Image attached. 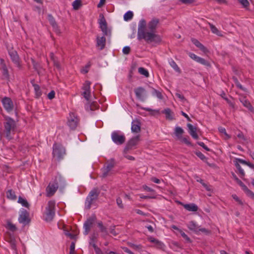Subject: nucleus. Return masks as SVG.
<instances>
[{
  "label": "nucleus",
  "instance_id": "obj_34",
  "mask_svg": "<svg viewBox=\"0 0 254 254\" xmlns=\"http://www.w3.org/2000/svg\"><path fill=\"white\" fill-rule=\"evenodd\" d=\"M169 64L171 65V66L177 72L180 73L181 72V69L176 63V62L173 60H171L169 62Z\"/></svg>",
  "mask_w": 254,
  "mask_h": 254
},
{
  "label": "nucleus",
  "instance_id": "obj_4",
  "mask_svg": "<svg viewBox=\"0 0 254 254\" xmlns=\"http://www.w3.org/2000/svg\"><path fill=\"white\" fill-rule=\"evenodd\" d=\"M56 202L54 200H50L48 202L46 207L45 213V220L47 222L51 221L55 215Z\"/></svg>",
  "mask_w": 254,
  "mask_h": 254
},
{
  "label": "nucleus",
  "instance_id": "obj_48",
  "mask_svg": "<svg viewBox=\"0 0 254 254\" xmlns=\"http://www.w3.org/2000/svg\"><path fill=\"white\" fill-rule=\"evenodd\" d=\"M239 1L245 7H248L250 4L248 0H239Z\"/></svg>",
  "mask_w": 254,
  "mask_h": 254
},
{
  "label": "nucleus",
  "instance_id": "obj_36",
  "mask_svg": "<svg viewBox=\"0 0 254 254\" xmlns=\"http://www.w3.org/2000/svg\"><path fill=\"white\" fill-rule=\"evenodd\" d=\"M97 225L99 227L100 231L103 233L104 235H107L108 232L107 231V228L103 226V223L101 221H99L97 223Z\"/></svg>",
  "mask_w": 254,
  "mask_h": 254
},
{
  "label": "nucleus",
  "instance_id": "obj_17",
  "mask_svg": "<svg viewBox=\"0 0 254 254\" xmlns=\"http://www.w3.org/2000/svg\"><path fill=\"white\" fill-rule=\"evenodd\" d=\"M9 55L13 63L19 68L21 67V64L19 62V58L17 52L14 50L9 51Z\"/></svg>",
  "mask_w": 254,
  "mask_h": 254
},
{
  "label": "nucleus",
  "instance_id": "obj_51",
  "mask_svg": "<svg viewBox=\"0 0 254 254\" xmlns=\"http://www.w3.org/2000/svg\"><path fill=\"white\" fill-rule=\"evenodd\" d=\"M130 48L129 46H126V47H124V48L123 49V53L125 55H128L130 53Z\"/></svg>",
  "mask_w": 254,
  "mask_h": 254
},
{
  "label": "nucleus",
  "instance_id": "obj_62",
  "mask_svg": "<svg viewBox=\"0 0 254 254\" xmlns=\"http://www.w3.org/2000/svg\"><path fill=\"white\" fill-rule=\"evenodd\" d=\"M53 29L54 31L57 33L60 34V30L57 24H56L52 26Z\"/></svg>",
  "mask_w": 254,
  "mask_h": 254
},
{
  "label": "nucleus",
  "instance_id": "obj_24",
  "mask_svg": "<svg viewBox=\"0 0 254 254\" xmlns=\"http://www.w3.org/2000/svg\"><path fill=\"white\" fill-rule=\"evenodd\" d=\"M184 129L180 127H176L175 128V134L179 139L182 138V134L184 133Z\"/></svg>",
  "mask_w": 254,
  "mask_h": 254
},
{
  "label": "nucleus",
  "instance_id": "obj_32",
  "mask_svg": "<svg viewBox=\"0 0 254 254\" xmlns=\"http://www.w3.org/2000/svg\"><path fill=\"white\" fill-rule=\"evenodd\" d=\"M242 190L249 197L254 199V193L249 190L246 185L242 188Z\"/></svg>",
  "mask_w": 254,
  "mask_h": 254
},
{
  "label": "nucleus",
  "instance_id": "obj_54",
  "mask_svg": "<svg viewBox=\"0 0 254 254\" xmlns=\"http://www.w3.org/2000/svg\"><path fill=\"white\" fill-rule=\"evenodd\" d=\"M195 154L202 160H204L206 158L204 155L200 151L196 152Z\"/></svg>",
  "mask_w": 254,
  "mask_h": 254
},
{
  "label": "nucleus",
  "instance_id": "obj_30",
  "mask_svg": "<svg viewBox=\"0 0 254 254\" xmlns=\"http://www.w3.org/2000/svg\"><path fill=\"white\" fill-rule=\"evenodd\" d=\"M6 196L8 199L15 200L16 199V196L15 192L12 190H9L6 192Z\"/></svg>",
  "mask_w": 254,
  "mask_h": 254
},
{
  "label": "nucleus",
  "instance_id": "obj_59",
  "mask_svg": "<svg viewBox=\"0 0 254 254\" xmlns=\"http://www.w3.org/2000/svg\"><path fill=\"white\" fill-rule=\"evenodd\" d=\"M55 92L54 90L51 91L48 94V97L50 100L53 99L55 97Z\"/></svg>",
  "mask_w": 254,
  "mask_h": 254
},
{
  "label": "nucleus",
  "instance_id": "obj_28",
  "mask_svg": "<svg viewBox=\"0 0 254 254\" xmlns=\"http://www.w3.org/2000/svg\"><path fill=\"white\" fill-rule=\"evenodd\" d=\"M241 102L243 104V105L245 107L248 108L250 111H251L252 112L254 111L253 107L251 105V104L250 103V102L249 101H248L247 99L244 98V99L241 100Z\"/></svg>",
  "mask_w": 254,
  "mask_h": 254
},
{
  "label": "nucleus",
  "instance_id": "obj_58",
  "mask_svg": "<svg viewBox=\"0 0 254 254\" xmlns=\"http://www.w3.org/2000/svg\"><path fill=\"white\" fill-rule=\"evenodd\" d=\"M197 144L206 151H210V149L208 148L203 142H197Z\"/></svg>",
  "mask_w": 254,
  "mask_h": 254
},
{
  "label": "nucleus",
  "instance_id": "obj_35",
  "mask_svg": "<svg viewBox=\"0 0 254 254\" xmlns=\"http://www.w3.org/2000/svg\"><path fill=\"white\" fill-rule=\"evenodd\" d=\"M33 86L34 88L35 95L37 98L39 97L42 95V92L40 90V86L36 84H33Z\"/></svg>",
  "mask_w": 254,
  "mask_h": 254
},
{
  "label": "nucleus",
  "instance_id": "obj_9",
  "mask_svg": "<svg viewBox=\"0 0 254 254\" xmlns=\"http://www.w3.org/2000/svg\"><path fill=\"white\" fill-rule=\"evenodd\" d=\"M91 82L87 80L84 82L82 87V90H83L82 95L87 101H89L91 97Z\"/></svg>",
  "mask_w": 254,
  "mask_h": 254
},
{
  "label": "nucleus",
  "instance_id": "obj_53",
  "mask_svg": "<svg viewBox=\"0 0 254 254\" xmlns=\"http://www.w3.org/2000/svg\"><path fill=\"white\" fill-rule=\"evenodd\" d=\"M198 48L204 54L207 53L209 51L208 49L202 44L201 45L198 47Z\"/></svg>",
  "mask_w": 254,
  "mask_h": 254
},
{
  "label": "nucleus",
  "instance_id": "obj_40",
  "mask_svg": "<svg viewBox=\"0 0 254 254\" xmlns=\"http://www.w3.org/2000/svg\"><path fill=\"white\" fill-rule=\"evenodd\" d=\"M73 6V8L75 10H77L81 5V0H74L72 4Z\"/></svg>",
  "mask_w": 254,
  "mask_h": 254
},
{
  "label": "nucleus",
  "instance_id": "obj_38",
  "mask_svg": "<svg viewBox=\"0 0 254 254\" xmlns=\"http://www.w3.org/2000/svg\"><path fill=\"white\" fill-rule=\"evenodd\" d=\"M0 64L1 65V68L3 71V74L6 76H7L8 74V70L5 64L4 63V60L2 59H0Z\"/></svg>",
  "mask_w": 254,
  "mask_h": 254
},
{
  "label": "nucleus",
  "instance_id": "obj_13",
  "mask_svg": "<svg viewBox=\"0 0 254 254\" xmlns=\"http://www.w3.org/2000/svg\"><path fill=\"white\" fill-rule=\"evenodd\" d=\"M95 216H92L91 217L87 219V220L85 222L83 225V228L84 229V233L85 235H87L89 233L90 229L92 225L93 224L94 222H95Z\"/></svg>",
  "mask_w": 254,
  "mask_h": 254
},
{
  "label": "nucleus",
  "instance_id": "obj_20",
  "mask_svg": "<svg viewBox=\"0 0 254 254\" xmlns=\"http://www.w3.org/2000/svg\"><path fill=\"white\" fill-rule=\"evenodd\" d=\"M187 127L189 129V132L192 137V138H193L195 139H197L198 136L197 134V128L190 124H188L187 125Z\"/></svg>",
  "mask_w": 254,
  "mask_h": 254
},
{
  "label": "nucleus",
  "instance_id": "obj_12",
  "mask_svg": "<svg viewBox=\"0 0 254 254\" xmlns=\"http://www.w3.org/2000/svg\"><path fill=\"white\" fill-rule=\"evenodd\" d=\"M2 105L4 109L8 113L11 112L13 109V102L10 98L5 97L1 101Z\"/></svg>",
  "mask_w": 254,
  "mask_h": 254
},
{
  "label": "nucleus",
  "instance_id": "obj_55",
  "mask_svg": "<svg viewBox=\"0 0 254 254\" xmlns=\"http://www.w3.org/2000/svg\"><path fill=\"white\" fill-rule=\"evenodd\" d=\"M219 130L220 132L224 133L227 138H230V136L227 133L225 128L221 127L219 128Z\"/></svg>",
  "mask_w": 254,
  "mask_h": 254
},
{
  "label": "nucleus",
  "instance_id": "obj_49",
  "mask_svg": "<svg viewBox=\"0 0 254 254\" xmlns=\"http://www.w3.org/2000/svg\"><path fill=\"white\" fill-rule=\"evenodd\" d=\"M116 202L118 206L121 208H124V205L122 202V200L120 197H118L116 199Z\"/></svg>",
  "mask_w": 254,
  "mask_h": 254
},
{
  "label": "nucleus",
  "instance_id": "obj_16",
  "mask_svg": "<svg viewBox=\"0 0 254 254\" xmlns=\"http://www.w3.org/2000/svg\"><path fill=\"white\" fill-rule=\"evenodd\" d=\"M189 56L191 59H192L195 62H196L199 64H201L202 65H204L206 66H210V64L209 62L206 61L205 59L196 56V55H195L193 53H189Z\"/></svg>",
  "mask_w": 254,
  "mask_h": 254
},
{
  "label": "nucleus",
  "instance_id": "obj_5",
  "mask_svg": "<svg viewBox=\"0 0 254 254\" xmlns=\"http://www.w3.org/2000/svg\"><path fill=\"white\" fill-rule=\"evenodd\" d=\"M53 156L58 161L61 160L65 155V148L59 143H54L53 146Z\"/></svg>",
  "mask_w": 254,
  "mask_h": 254
},
{
  "label": "nucleus",
  "instance_id": "obj_6",
  "mask_svg": "<svg viewBox=\"0 0 254 254\" xmlns=\"http://www.w3.org/2000/svg\"><path fill=\"white\" fill-rule=\"evenodd\" d=\"M112 141L117 145H122L126 141L125 134L119 130L114 131L111 134Z\"/></svg>",
  "mask_w": 254,
  "mask_h": 254
},
{
  "label": "nucleus",
  "instance_id": "obj_52",
  "mask_svg": "<svg viewBox=\"0 0 254 254\" xmlns=\"http://www.w3.org/2000/svg\"><path fill=\"white\" fill-rule=\"evenodd\" d=\"M232 196L234 199H235L237 202L239 203V204L241 205L243 204L242 201L237 196L236 194H233Z\"/></svg>",
  "mask_w": 254,
  "mask_h": 254
},
{
  "label": "nucleus",
  "instance_id": "obj_47",
  "mask_svg": "<svg viewBox=\"0 0 254 254\" xmlns=\"http://www.w3.org/2000/svg\"><path fill=\"white\" fill-rule=\"evenodd\" d=\"M153 94L155 95L158 98L160 99H162L163 98L162 93L160 91H157V90H154Z\"/></svg>",
  "mask_w": 254,
  "mask_h": 254
},
{
  "label": "nucleus",
  "instance_id": "obj_50",
  "mask_svg": "<svg viewBox=\"0 0 254 254\" xmlns=\"http://www.w3.org/2000/svg\"><path fill=\"white\" fill-rule=\"evenodd\" d=\"M234 162H238V163H239V164L241 163V164H244V165H247V164L248 163V161H247L246 160H243L240 158H237L235 159V160L234 161Z\"/></svg>",
  "mask_w": 254,
  "mask_h": 254
},
{
  "label": "nucleus",
  "instance_id": "obj_21",
  "mask_svg": "<svg viewBox=\"0 0 254 254\" xmlns=\"http://www.w3.org/2000/svg\"><path fill=\"white\" fill-rule=\"evenodd\" d=\"M104 36L101 37L99 36L97 37L96 46L100 50H102L105 46L106 38Z\"/></svg>",
  "mask_w": 254,
  "mask_h": 254
},
{
  "label": "nucleus",
  "instance_id": "obj_56",
  "mask_svg": "<svg viewBox=\"0 0 254 254\" xmlns=\"http://www.w3.org/2000/svg\"><path fill=\"white\" fill-rule=\"evenodd\" d=\"M192 43L197 48H198L201 45L200 43L197 39H191Z\"/></svg>",
  "mask_w": 254,
  "mask_h": 254
},
{
  "label": "nucleus",
  "instance_id": "obj_61",
  "mask_svg": "<svg viewBox=\"0 0 254 254\" xmlns=\"http://www.w3.org/2000/svg\"><path fill=\"white\" fill-rule=\"evenodd\" d=\"M181 141H182L183 142H184L185 144L188 145H191V143L190 142L189 140V139L186 138V137H182V138L180 139Z\"/></svg>",
  "mask_w": 254,
  "mask_h": 254
},
{
  "label": "nucleus",
  "instance_id": "obj_37",
  "mask_svg": "<svg viewBox=\"0 0 254 254\" xmlns=\"http://www.w3.org/2000/svg\"><path fill=\"white\" fill-rule=\"evenodd\" d=\"M133 16V12L131 11H128L124 15V19L125 21H129L131 20Z\"/></svg>",
  "mask_w": 254,
  "mask_h": 254
},
{
  "label": "nucleus",
  "instance_id": "obj_2",
  "mask_svg": "<svg viewBox=\"0 0 254 254\" xmlns=\"http://www.w3.org/2000/svg\"><path fill=\"white\" fill-rule=\"evenodd\" d=\"M5 120L4 127L5 136L8 140H10L12 138V136L14 133L16 127V123L13 119L9 117H6Z\"/></svg>",
  "mask_w": 254,
  "mask_h": 254
},
{
  "label": "nucleus",
  "instance_id": "obj_14",
  "mask_svg": "<svg viewBox=\"0 0 254 254\" xmlns=\"http://www.w3.org/2000/svg\"><path fill=\"white\" fill-rule=\"evenodd\" d=\"M139 140V135H137L131 138L127 144L125 150L128 151V150L133 149L135 146L138 144Z\"/></svg>",
  "mask_w": 254,
  "mask_h": 254
},
{
  "label": "nucleus",
  "instance_id": "obj_15",
  "mask_svg": "<svg viewBox=\"0 0 254 254\" xmlns=\"http://www.w3.org/2000/svg\"><path fill=\"white\" fill-rule=\"evenodd\" d=\"M114 167V163L110 162L109 163L105 165L104 167L101 169L102 178H106L110 175V172Z\"/></svg>",
  "mask_w": 254,
  "mask_h": 254
},
{
  "label": "nucleus",
  "instance_id": "obj_63",
  "mask_svg": "<svg viewBox=\"0 0 254 254\" xmlns=\"http://www.w3.org/2000/svg\"><path fill=\"white\" fill-rule=\"evenodd\" d=\"M237 137L242 140L245 141L246 140L245 137L242 132H239V133L237 134Z\"/></svg>",
  "mask_w": 254,
  "mask_h": 254
},
{
  "label": "nucleus",
  "instance_id": "obj_29",
  "mask_svg": "<svg viewBox=\"0 0 254 254\" xmlns=\"http://www.w3.org/2000/svg\"><path fill=\"white\" fill-rule=\"evenodd\" d=\"M221 96L222 98H223L226 101V102L228 103V104L229 105L230 107L234 108L235 107V103L234 102L229 100L226 96V94L224 92H222L221 94Z\"/></svg>",
  "mask_w": 254,
  "mask_h": 254
},
{
  "label": "nucleus",
  "instance_id": "obj_44",
  "mask_svg": "<svg viewBox=\"0 0 254 254\" xmlns=\"http://www.w3.org/2000/svg\"><path fill=\"white\" fill-rule=\"evenodd\" d=\"M6 228L12 232H14L16 230V227L15 225L8 222L7 224Z\"/></svg>",
  "mask_w": 254,
  "mask_h": 254
},
{
  "label": "nucleus",
  "instance_id": "obj_23",
  "mask_svg": "<svg viewBox=\"0 0 254 254\" xmlns=\"http://www.w3.org/2000/svg\"><path fill=\"white\" fill-rule=\"evenodd\" d=\"M183 206L184 208L189 211L196 212L198 210V206L194 203L185 204Z\"/></svg>",
  "mask_w": 254,
  "mask_h": 254
},
{
  "label": "nucleus",
  "instance_id": "obj_57",
  "mask_svg": "<svg viewBox=\"0 0 254 254\" xmlns=\"http://www.w3.org/2000/svg\"><path fill=\"white\" fill-rule=\"evenodd\" d=\"M74 250H75V243L74 242H72L70 246V252L69 254H73L74 253Z\"/></svg>",
  "mask_w": 254,
  "mask_h": 254
},
{
  "label": "nucleus",
  "instance_id": "obj_46",
  "mask_svg": "<svg viewBox=\"0 0 254 254\" xmlns=\"http://www.w3.org/2000/svg\"><path fill=\"white\" fill-rule=\"evenodd\" d=\"M48 20L50 22V24L52 26L57 24L55 18L53 17V16L51 14L48 15Z\"/></svg>",
  "mask_w": 254,
  "mask_h": 254
},
{
  "label": "nucleus",
  "instance_id": "obj_41",
  "mask_svg": "<svg viewBox=\"0 0 254 254\" xmlns=\"http://www.w3.org/2000/svg\"><path fill=\"white\" fill-rule=\"evenodd\" d=\"M138 71L140 74L144 75L145 77H148L149 76V73L145 68L140 67L138 68Z\"/></svg>",
  "mask_w": 254,
  "mask_h": 254
},
{
  "label": "nucleus",
  "instance_id": "obj_25",
  "mask_svg": "<svg viewBox=\"0 0 254 254\" xmlns=\"http://www.w3.org/2000/svg\"><path fill=\"white\" fill-rule=\"evenodd\" d=\"M208 24L210 26L211 31L213 33H214L219 36H221V37L223 36V35L221 33V32L214 25H213L212 24H211L210 23H209Z\"/></svg>",
  "mask_w": 254,
  "mask_h": 254
},
{
  "label": "nucleus",
  "instance_id": "obj_42",
  "mask_svg": "<svg viewBox=\"0 0 254 254\" xmlns=\"http://www.w3.org/2000/svg\"><path fill=\"white\" fill-rule=\"evenodd\" d=\"M235 164V167L237 168V169L238 170L239 173L241 175L242 177H244L245 175V172L244 170L242 168L240 165L238 163V162H234Z\"/></svg>",
  "mask_w": 254,
  "mask_h": 254
},
{
  "label": "nucleus",
  "instance_id": "obj_22",
  "mask_svg": "<svg viewBox=\"0 0 254 254\" xmlns=\"http://www.w3.org/2000/svg\"><path fill=\"white\" fill-rule=\"evenodd\" d=\"M131 131L132 132L138 133L140 131V123L136 120L133 121L131 123Z\"/></svg>",
  "mask_w": 254,
  "mask_h": 254
},
{
  "label": "nucleus",
  "instance_id": "obj_39",
  "mask_svg": "<svg viewBox=\"0 0 254 254\" xmlns=\"http://www.w3.org/2000/svg\"><path fill=\"white\" fill-rule=\"evenodd\" d=\"M85 108L86 110L89 111L95 110L97 108V106L96 104L94 103H92V104L88 103L87 104H86Z\"/></svg>",
  "mask_w": 254,
  "mask_h": 254
},
{
  "label": "nucleus",
  "instance_id": "obj_45",
  "mask_svg": "<svg viewBox=\"0 0 254 254\" xmlns=\"http://www.w3.org/2000/svg\"><path fill=\"white\" fill-rule=\"evenodd\" d=\"M180 234H181V235L182 236V237L183 238H184V239H185V240L187 242H189V243L191 242V240H190V238L185 234V232H184L182 230H180Z\"/></svg>",
  "mask_w": 254,
  "mask_h": 254
},
{
  "label": "nucleus",
  "instance_id": "obj_64",
  "mask_svg": "<svg viewBox=\"0 0 254 254\" xmlns=\"http://www.w3.org/2000/svg\"><path fill=\"white\" fill-rule=\"evenodd\" d=\"M142 188L144 190H146L147 191H152V192L154 191V190L152 189L147 186L146 185H143L142 186Z\"/></svg>",
  "mask_w": 254,
  "mask_h": 254
},
{
  "label": "nucleus",
  "instance_id": "obj_8",
  "mask_svg": "<svg viewBox=\"0 0 254 254\" xmlns=\"http://www.w3.org/2000/svg\"><path fill=\"white\" fill-rule=\"evenodd\" d=\"M79 123V119L75 114L70 113L68 119L67 125L71 129H75Z\"/></svg>",
  "mask_w": 254,
  "mask_h": 254
},
{
  "label": "nucleus",
  "instance_id": "obj_18",
  "mask_svg": "<svg viewBox=\"0 0 254 254\" xmlns=\"http://www.w3.org/2000/svg\"><path fill=\"white\" fill-rule=\"evenodd\" d=\"M99 25L104 35H111V32L108 30L107 22L104 17L100 19Z\"/></svg>",
  "mask_w": 254,
  "mask_h": 254
},
{
  "label": "nucleus",
  "instance_id": "obj_27",
  "mask_svg": "<svg viewBox=\"0 0 254 254\" xmlns=\"http://www.w3.org/2000/svg\"><path fill=\"white\" fill-rule=\"evenodd\" d=\"M149 241L152 243H154L156 246L159 248H162L164 246V244L163 243L158 241V240L153 238L150 237L148 238Z\"/></svg>",
  "mask_w": 254,
  "mask_h": 254
},
{
  "label": "nucleus",
  "instance_id": "obj_60",
  "mask_svg": "<svg viewBox=\"0 0 254 254\" xmlns=\"http://www.w3.org/2000/svg\"><path fill=\"white\" fill-rule=\"evenodd\" d=\"M115 226H114L110 228V233L113 234L114 236H117L119 232H116V231L115 229Z\"/></svg>",
  "mask_w": 254,
  "mask_h": 254
},
{
  "label": "nucleus",
  "instance_id": "obj_10",
  "mask_svg": "<svg viewBox=\"0 0 254 254\" xmlns=\"http://www.w3.org/2000/svg\"><path fill=\"white\" fill-rule=\"evenodd\" d=\"M18 221L20 223L22 224L24 226L29 224L30 219L29 218V213L27 210L24 209L21 210L20 214L18 217Z\"/></svg>",
  "mask_w": 254,
  "mask_h": 254
},
{
  "label": "nucleus",
  "instance_id": "obj_3",
  "mask_svg": "<svg viewBox=\"0 0 254 254\" xmlns=\"http://www.w3.org/2000/svg\"><path fill=\"white\" fill-rule=\"evenodd\" d=\"M100 191L96 188H93L89 193L85 202V208L89 209L91 205L96 201L99 196Z\"/></svg>",
  "mask_w": 254,
  "mask_h": 254
},
{
  "label": "nucleus",
  "instance_id": "obj_33",
  "mask_svg": "<svg viewBox=\"0 0 254 254\" xmlns=\"http://www.w3.org/2000/svg\"><path fill=\"white\" fill-rule=\"evenodd\" d=\"M18 202L21 204V205L25 207L26 208H29V204L27 202V200L25 198H22L21 196H19L18 199Z\"/></svg>",
  "mask_w": 254,
  "mask_h": 254
},
{
  "label": "nucleus",
  "instance_id": "obj_31",
  "mask_svg": "<svg viewBox=\"0 0 254 254\" xmlns=\"http://www.w3.org/2000/svg\"><path fill=\"white\" fill-rule=\"evenodd\" d=\"M163 113H164L166 115V118L169 120H172L173 119V113L171 111V110L167 108L165 109L163 112Z\"/></svg>",
  "mask_w": 254,
  "mask_h": 254
},
{
  "label": "nucleus",
  "instance_id": "obj_19",
  "mask_svg": "<svg viewBox=\"0 0 254 254\" xmlns=\"http://www.w3.org/2000/svg\"><path fill=\"white\" fill-rule=\"evenodd\" d=\"M134 93L136 98L141 101L144 99L145 94V90L142 87H138L134 89Z\"/></svg>",
  "mask_w": 254,
  "mask_h": 254
},
{
  "label": "nucleus",
  "instance_id": "obj_43",
  "mask_svg": "<svg viewBox=\"0 0 254 254\" xmlns=\"http://www.w3.org/2000/svg\"><path fill=\"white\" fill-rule=\"evenodd\" d=\"M232 175L235 181L242 189L245 185L239 179H238L235 174L233 173Z\"/></svg>",
  "mask_w": 254,
  "mask_h": 254
},
{
  "label": "nucleus",
  "instance_id": "obj_1",
  "mask_svg": "<svg viewBox=\"0 0 254 254\" xmlns=\"http://www.w3.org/2000/svg\"><path fill=\"white\" fill-rule=\"evenodd\" d=\"M159 22L158 19H154L151 20L147 25L144 19H141L138 23L137 30V39L144 40L148 43L154 42H160L161 38L159 35L156 34V28Z\"/></svg>",
  "mask_w": 254,
  "mask_h": 254
},
{
  "label": "nucleus",
  "instance_id": "obj_7",
  "mask_svg": "<svg viewBox=\"0 0 254 254\" xmlns=\"http://www.w3.org/2000/svg\"><path fill=\"white\" fill-rule=\"evenodd\" d=\"M187 227L190 231H192L196 234H198L200 232L206 234L210 233V231L204 228H200L196 222L194 221H190L187 224Z\"/></svg>",
  "mask_w": 254,
  "mask_h": 254
},
{
  "label": "nucleus",
  "instance_id": "obj_11",
  "mask_svg": "<svg viewBox=\"0 0 254 254\" xmlns=\"http://www.w3.org/2000/svg\"><path fill=\"white\" fill-rule=\"evenodd\" d=\"M59 188L58 183L55 181L50 183L46 188L47 196L50 197L53 195Z\"/></svg>",
  "mask_w": 254,
  "mask_h": 254
},
{
  "label": "nucleus",
  "instance_id": "obj_26",
  "mask_svg": "<svg viewBox=\"0 0 254 254\" xmlns=\"http://www.w3.org/2000/svg\"><path fill=\"white\" fill-rule=\"evenodd\" d=\"M51 58L54 63V66L58 69L61 70L62 67L59 61L55 57L53 53L51 54Z\"/></svg>",
  "mask_w": 254,
  "mask_h": 254
}]
</instances>
